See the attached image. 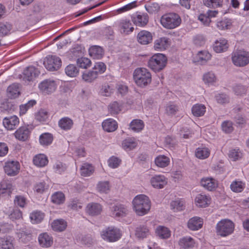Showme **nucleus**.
Returning a JSON list of instances; mask_svg holds the SVG:
<instances>
[{
	"mask_svg": "<svg viewBox=\"0 0 249 249\" xmlns=\"http://www.w3.org/2000/svg\"><path fill=\"white\" fill-rule=\"evenodd\" d=\"M133 209L139 216L147 214L151 208V201L148 196L144 195L136 196L132 201Z\"/></svg>",
	"mask_w": 249,
	"mask_h": 249,
	"instance_id": "f257e3e1",
	"label": "nucleus"
},
{
	"mask_svg": "<svg viewBox=\"0 0 249 249\" xmlns=\"http://www.w3.org/2000/svg\"><path fill=\"white\" fill-rule=\"evenodd\" d=\"M133 79L138 86L143 88L151 83L152 76L147 69L139 68L134 71Z\"/></svg>",
	"mask_w": 249,
	"mask_h": 249,
	"instance_id": "f03ea898",
	"label": "nucleus"
},
{
	"mask_svg": "<svg viewBox=\"0 0 249 249\" xmlns=\"http://www.w3.org/2000/svg\"><path fill=\"white\" fill-rule=\"evenodd\" d=\"M234 228L235 224L233 221L229 219H223L216 224L215 231L217 235L225 237L231 234Z\"/></svg>",
	"mask_w": 249,
	"mask_h": 249,
	"instance_id": "7ed1b4c3",
	"label": "nucleus"
},
{
	"mask_svg": "<svg viewBox=\"0 0 249 249\" xmlns=\"http://www.w3.org/2000/svg\"><path fill=\"white\" fill-rule=\"evenodd\" d=\"M167 62L166 56L160 53L154 54L148 61L147 66L155 72H159L165 67Z\"/></svg>",
	"mask_w": 249,
	"mask_h": 249,
	"instance_id": "20e7f679",
	"label": "nucleus"
},
{
	"mask_svg": "<svg viewBox=\"0 0 249 249\" xmlns=\"http://www.w3.org/2000/svg\"><path fill=\"white\" fill-rule=\"evenodd\" d=\"M181 19L179 16L176 13H169L162 16L160 19L161 25L169 29H174L181 23Z\"/></svg>",
	"mask_w": 249,
	"mask_h": 249,
	"instance_id": "39448f33",
	"label": "nucleus"
},
{
	"mask_svg": "<svg viewBox=\"0 0 249 249\" xmlns=\"http://www.w3.org/2000/svg\"><path fill=\"white\" fill-rule=\"evenodd\" d=\"M232 61L236 66H245L249 63V53L241 50L234 52L232 56Z\"/></svg>",
	"mask_w": 249,
	"mask_h": 249,
	"instance_id": "423d86ee",
	"label": "nucleus"
},
{
	"mask_svg": "<svg viewBox=\"0 0 249 249\" xmlns=\"http://www.w3.org/2000/svg\"><path fill=\"white\" fill-rule=\"evenodd\" d=\"M58 86L57 81L52 79H46L38 85L39 90L45 94H50L54 92Z\"/></svg>",
	"mask_w": 249,
	"mask_h": 249,
	"instance_id": "0eeeda50",
	"label": "nucleus"
},
{
	"mask_svg": "<svg viewBox=\"0 0 249 249\" xmlns=\"http://www.w3.org/2000/svg\"><path fill=\"white\" fill-rule=\"evenodd\" d=\"M43 64L49 71L57 70L61 66L60 58L55 55H48L44 59Z\"/></svg>",
	"mask_w": 249,
	"mask_h": 249,
	"instance_id": "6e6552de",
	"label": "nucleus"
},
{
	"mask_svg": "<svg viewBox=\"0 0 249 249\" xmlns=\"http://www.w3.org/2000/svg\"><path fill=\"white\" fill-rule=\"evenodd\" d=\"M5 173L9 176H15L17 175L20 169L19 162L15 160L7 161L5 163L3 167Z\"/></svg>",
	"mask_w": 249,
	"mask_h": 249,
	"instance_id": "1a4fd4ad",
	"label": "nucleus"
},
{
	"mask_svg": "<svg viewBox=\"0 0 249 249\" xmlns=\"http://www.w3.org/2000/svg\"><path fill=\"white\" fill-rule=\"evenodd\" d=\"M200 184L205 189L213 191L217 188L218 182L212 177H204L201 179Z\"/></svg>",
	"mask_w": 249,
	"mask_h": 249,
	"instance_id": "9d476101",
	"label": "nucleus"
},
{
	"mask_svg": "<svg viewBox=\"0 0 249 249\" xmlns=\"http://www.w3.org/2000/svg\"><path fill=\"white\" fill-rule=\"evenodd\" d=\"M168 179L162 175H155L151 178L150 183L153 187L156 189H162L167 184Z\"/></svg>",
	"mask_w": 249,
	"mask_h": 249,
	"instance_id": "9b49d317",
	"label": "nucleus"
},
{
	"mask_svg": "<svg viewBox=\"0 0 249 249\" xmlns=\"http://www.w3.org/2000/svg\"><path fill=\"white\" fill-rule=\"evenodd\" d=\"M38 241L40 246L45 248L51 247L53 242V236L47 232L40 233L38 235Z\"/></svg>",
	"mask_w": 249,
	"mask_h": 249,
	"instance_id": "f8f14e48",
	"label": "nucleus"
},
{
	"mask_svg": "<svg viewBox=\"0 0 249 249\" xmlns=\"http://www.w3.org/2000/svg\"><path fill=\"white\" fill-rule=\"evenodd\" d=\"M118 27L120 32L124 35H128L134 30V27L129 19H121L118 23Z\"/></svg>",
	"mask_w": 249,
	"mask_h": 249,
	"instance_id": "ddd939ff",
	"label": "nucleus"
},
{
	"mask_svg": "<svg viewBox=\"0 0 249 249\" xmlns=\"http://www.w3.org/2000/svg\"><path fill=\"white\" fill-rule=\"evenodd\" d=\"M19 119L16 116L13 115L10 117H5L3 120V125L4 127L8 130L14 129L19 124Z\"/></svg>",
	"mask_w": 249,
	"mask_h": 249,
	"instance_id": "4468645a",
	"label": "nucleus"
},
{
	"mask_svg": "<svg viewBox=\"0 0 249 249\" xmlns=\"http://www.w3.org/2000/svg\"><path fill=\"white\" fill-rule=\"evenodd\" d=\"M14 238L9 235L0 237V249H15Z\"/></svg>",
	"mask_w": 249,
	"mask_h": 249,
	"instance_id": "2eb2a0df",
	"label": "nucleus"
},
{
	"mask_svg": "<svg viewBox=\"0 0 249 249\" xmlns=\"http://www.w3.org/2000/svg\"><path fill=\"white\" fill-rule=\"evenodd\" d=\"M195 201L197 207L206 208L210 204L211 198L209 196L200 194L196 196Z\"/></svg>",
	"mask_w": 249,
	"mask_h": 249,
	"instance_id": "dca6fc26",
	"label": "nucleus"
},
{
	"mask_svg": "<svg viewBox=\"0 0 249 249\" xmlns=\"http://www.w3.org/2000/svg\"><path fill=\"white\" fill-rule=\"evenodd\" d=\"M196 242L192 237L186 236L181 238L178 241V245L183 249H191L194 248Z\"/></svg>",
	"mask_w": 249,
	"mask_h": 249,
	"instance_id": "f3484780",
	"label": "nucleus"
},
{
	"mask_svg": "<svg viewBox=\"0 0 249 249\" xmlns=\"http://www.w3.org/2000/svg\"><path fill=\"white\" fill-rule=\"evenodd\" d=\"M111 212L112 215L113 217H123L127 214L128 209L124 205L117 203L112 207Z\"/></svg>",
	"mask_w": 249,
	"mask_h": 249,
	"instance_id": "a211bd4d",
	"label": "nucleus"
},
{
	"mask_svg": "<svg viewBox=\"0 0 249 249\" xmlns=\"http://www.w3.org/2000/svg\"><path fill=\"white\" fill-rule=\"evenodd\" d=\"M228 41L224 38L216 40L213 45V50L216 53H221L228 50Z\"/></svg>",
	"mask_w": 249,
	"mask_h": 249,
	"instance_id": "6ab92c4d",
	"label": "nucleus"
},
{
	"mask_svg": "<svg viewBox=\"0 0 249 249\" xmlns=\"http://www.w3.org/2000/svg\"><path fill=\"white\" fill-rule=\"evenodd\" d=\"M203 220L197 216L190 218L187 223L188 228L191 231H197L202 227Z\"/></svg>",
	"mask_w": 249,
	"mask_h": 249,
	"instance_id": "aec40b11",
	"label": "nucleus"
},
{
	"mask_svg": "<svg viewBox=\"0 0 249 249\" xmlns=\"http://www.w3.org/2000/svg\"><path fill=\"white\" fill-rule=\"evenodd\" d=\"M137 40L141 44L147 45L152 41V36L149 32L142 30L137 35Z\"/></svg>",
	"mask_w": 249,
	"mask_h": 249,
	"instance_id": "412c9836",
	"label": "nucleus"
},
{
	"mask_svg": "<svg viewBox=\"0 0 249 249\" xmlns=\"http://www.w3.org/2000/svg\"><path fill=\"white\" fill-rule=\"evenodd\" d=\"M149 20V18L147 14L140 13L134 16L132 18L133 23L138 26L144 27Z\"/></svg>",
	"mask_w": 249,
	"mask_h": 249,
	"instance_id": "4be33fe9",
	"label": "nucleus"
},
{
	"mask_svg": "<svg viewBox=\"0 0 249 249\" xmlns=\"http://www.w3.org/2000/svg\"><path fill=\"white\" fill-rule=\"evenodd\" d=\"M30 131L27 126H21L15 132V138L20 141H25L29 136Z\"/></svg>",
	"mask_w": 249,
	"mask_h": 249,
	"instance_id": "5701e85b",
	"label": "nucleus"
},
{
	"mask_svg": "<svg viewBox=\"0 0 249 249\" xmlns=\"http://www.w3.org/2000/svg\"><path fill=\"white\" fill-rule=\"evenodd\" d=\"M48 157L43 154L35 155L33 159L34 164L38 167H43L48 163Z\"/></svg>",
	"mask_w": 249,
	"mask_h": 249,
	"instance_id": "b1692460",
	"label": "nucleus"
},
{
	"mask_svg": "<svg viewBox=\"0 0 249 249\" xmlns=\"http://www.w3.org/2000/svg\"><path fill=\"white\" fill-rule=\"evenodd\" d=\"M102 210V206L97 203H90L87 205L86 208V213L92 216L100 214Z\"/></svg>",
	"mask_w": 249,
	"mask_h": 249,
	"instance_id": "393cba45",
	"label": "nucleus"
},
{
	"mask_svg": "<svg viewBox=\"0 0 249 249\" xmlns=\"http://www.w3.org/2000/svg\"><path fill=\"white\" fill-rule=\"evenodd\" d=\"M39 74L38 71L33 66L27 67L24 71V79L27 81H32Z\"/></svg>",
	"mask_w": 249,
	"mask_h": 249,
	"instance_id": "a878e982",
	"label": "nucleus"
},
{
	"mask_svg": "<svg viewBox=\"0 0 249 249\" xmlns=\"http://www.w3.org/2000/svg\"><path fill=\"white\" fill-rule=\"evenodd\" d=\"M169 45L168 39L166 37H160L154 41V48L157 51L165 50Z\"/></svg>",
	"mask_w": 249,
	"mask_h": 249,
	"instance_id": "bb28decb",
	"label": "nucleus"
},
{
	"mask_svg": "<svg viewBox=\"0 0 249 249\" xmlns=\"http://www.w3.org/2000/svg\"><path fill=\"white\" fill-rule=\"evenodd\" d=\"M44 217V213L37 210L31 213L29 216L30 221L33 224H38L41 222Z\"/></svg>",
	"mask_w": 249,
	"mask_h": 249,
	"instance_id": "cd10ccee",
	"label": "nucleus"
},
{
	"mask_svg": "<svg viewBox=\"0 0 249 249\" xmlns=\"http://www.w3.org/2000/svg\"><path fill=\"white\" fill-rule=\"evenodd\" d=\"M89 55L93 59H99L103 56L104 51L100 46H93L89 48Z\"/></svg>",
	"mask_w": 249,
	"mask_h": 249,
	"instance_id": "c85d7f7f",
	"label": "nucleus"
},
{
	"mask_svg": "<svg viewBox=\"0 0 249 249\" xmlns=\"http://www.w3.org/2000/svg\"><path fill=\"white\" fill-rule=\"evenodd\" d=\"M67 223L64 219H57L53 220L51 223V227L54 231H62L67 227Z\"/></svg>",
	"mask_w": 249,
	"mask_h": 249,
	"instance_id": "c756f323",
	"label": "nucleus"
},
{
	"mask_svg": "<svg viewBox=\"0 0 249 249\" xmlns=\"http://www.w3.org/2000/svg\"><path fill=\"white\" fill-rule=\"evenodd\" d=\"M13 190V185L10 181L3 180L0 183V196L4 194L9 196Z\"/></svg>",
	"mask_w": 249,
	"mask_h": 249,
	"instance_id": "7c9ffc66",
	"label": "nucleus"
},
{
	"mask_svg": "<svg viewBox=\"0 0 249 249\" xmlns=\"http://www.w3.org/2000/svg\"><path fill=\"white\" fill-rule=\"evenodd\" d=\"M98 77L96 72L93 70L86 71L82 74V80L87 83L93 82Z\"/></svg>",
	"mask_w": 249,
	"mask_h": 249,
	"instance_id": "2f4dec72",
	"label": "nucleus"
},
{
	"mask_svg": "<svg viewBox=\"0 0 249 249\" xmlns=\"http://www.w3.org/2000/svg\"><path fill=\"white\" fill-rule=\"evenodd\" d=\"M156 165L160 168H164L168 166L170 163V159L163 155L157 156L155 159Z\"/></svg>",
	"mask_w": 249,
	"mask_h": 249,
	"instance_id": "473e14b6",
	"label": "nucleus"
},
{
	"mask_svg": "<svg viewBox=\"0 0 249 249\" xmlns=\"http://www.w3.org/2000/svg\"><path fill=\"white\" fill-rule=\"evenodd\" d=\"M210 152V150L207 147H198L195 151V155L199 159L204 160L209 157Z\"/></svg>",
	"mask_w": 249,
	"mask_h": 249,
	"instance_id": "72a5a7b5",
	"label": "nucleus"
},
{
	"mask_svg": "<svg viewBox=\"0 0 249 249\" xmlns=\"http://www.w3.org/2000/svg\"><path fill=\"white\" fill-rule=\"evenodd\" d=\"M245 188V182L239 179H235L230 185L231 190L234 193H241L244 190Z\"/></svg>",
	"mask_w": 249,
	"mask_h": 249,
	"instance_id": "f704fd0d",
	"label": "nucleus"
},
{
	"mask_svg": "<svg viewBox=\"0 0 249 249\" xmlns=\"http://www.w3.org/2000/svg\"><path fill=\"white\" fill-rule=\"evenodd\" d=\"M143 122L140 119H134L129 124V129L135 132H139L144 128Z\"/></svg>",
	"mask_w": 249,
	"mask_h": 249,
	"instance_id": "c9c22d12",
	"label": "nucleus"
},
{
	"mask_svg": "<svg viewBox=\"0 0 249 249\" xmlns=\"http://www.w3.org/2000/svg\"><path fill=\"white\" fill-rule=\"evenodd\" d=\"M94 171V167L89 163H83L80 168V174L83 177H89Z\"/></svg>",
	"mask_w": 249,
	"mask_h": 249,
	"instance_id": "e433bc0d",
	"label": "nucleus"
},
{
	"mask_svg": "<svg viewBox=\"0 0 249 249\" xmlns=\"http://www.w3.org/2000/svg\"><path fill=\"white\" fill-rule=\"evenodd\" d=\"M39 141L40 144L43 146L50 145L53 141V135L50 133H44L40 135Z\"/></svg>",
	"mask_w": 249,
	"mask_h": 249,
	"instance_id": "4c0bfd02",
	"label": "nucleus"
},
{
	"mask_svg": "<svg viewBox=\"0 0 249 249\" xmlns=\"http://www.w3.org/2000/svg\"><path fill=\"white\" fill-rule=\"evenodd\" d=\"M156 233L161 239H167L171 236L170 231L166 227L159 226L156 230Z\"/></svg>",
	"mask_w": 249,
	"mask_h": 249,
	"instance_id": "58836bf2",
	"label": "nucleus"
},
{
	"mask_svg": "<svg viewBox=\"0 0 249 249\" xmlns=\"http://www.w3.org/2000/svg\"><path fill=\"white\" fill-rule=\"evenodd\" d=\"M7 91L8 96L11 98L18 97L20 94L19 85L16 83L11 85L8 87Z\"/></svg>",
	"mask_w": 249,
	"mask_h": 249,
	"instance_id": "ea45409f",
	"label": "nucleus"
},
{
	"mask_svg": "<svg viewBox=\"0 0 249 249\" xmlns=\"http://www.w3.org/2000/svg\"><path fill=\"white\" fill-rule=\"evenodd\" d=\"M73 124L72 120L68 117L62 118L58 122L59 126L64 130H68L71 129Z\"/></svg>",
	"mask_w": 249,
	"mask_h": 249,
	"instance_id": "a19ab883",
	"label": "nucleus"
},
{
	"mask_svg": "<svg viewBox=\"0 0 249 249\" xmlns=\"http://www.w3.org/2000/svg\"><path fill=\"white\" fill-rule=\"evenodd\" d=\"M122 236V232L119 229L114 227L110 228V242H116Z\"/></svg>",
	"mask_w": 249,
	"mask_h": 249,
	"instance_id": "79ce46f5",
	"label": "nucleus"
},
{
	"mask_svg": "<svg viewBox=\"0 0 249 249\" xmlns=\"http://www.w3.org/2000/svg\"><path fill=\"white\" fill-rule=\"evenodd\" d=\"M65 197L64 194L60 191L56 192L51 196L52 202L55 204L60 205L65 201Z\"/></svg>",
	"mask_w": 249,
	"mask_h": 249,
	"instance_id": "37998d69",
	"label": "nucleus"
},
{
	"mask_svg": "<svg viewBox=\"0 0 249 249\" xmlns=\"http://www.w3.org/2000/svg\"><path fill=\"white\" fill-rule=\"evenodd\" d=\"M211 54L207 51H199L196 54L197 62L204 64L211 59Z\"/></svg>",
	"mask_w": 249,
	"mask_h": 249,
	"instance_id": "c03bdc74",
	"label": "nucleus"
},
{
	"mask_svg": "<svg viewBox=\"0 0 249 249\" xmlns=\"http://www.w3.org/2000/svg\"><path fill=\"white\" fill-rule=\"evenodd\" d=\"M171 209L174 212L181 211L185 209V202L181 199H177L170 203Z\"/></svg>",
	"mask_w": 249,
	"mask_h": 249,
	"instance_id": "a18cd8bd",
	"label": "nucleus"
},
{
	"mask_svg": "<svg viewBox=\"0 0 249 249\" xmlns=\"http://www.w3.org/2000/svg\"><path fill=\"white\" fill-rule=\"evenodd\" d=\"M122 145L124 150H131L137 146V143L134 138H130L124 140Z\"/></svg>",
	"mask_w": 249,
	"mask_h": 249,
	"instance_id": "49530a36",
	"label": "nucleus"
},
{
	"mask_svg": "<svg viewBox=\"0 0 249 249\" xmlns=\"http://www.w3.org/2000/svg\"><path fill=\"white\" fill-rule=\"evenodd\" d=\"M98 94L101 98L105 99L109 96V83L106 81L101 85Z\"/></svg>",
	"mask_w": 249,
	"mask_h": 249,
	"instance_id": "de8ad7c7",
	"label": "nucleus"
},
{
	"mask_svg": "<svg viewBox=\"0 0 249 249\" xmlns=\"http://www.w3.org/2000/svg\"><path fill=\"white\" fill-rule=\"evenodd\" d=\"M192 112L195 116H202L206 112V107L203 105L196 104L193 106L192 108Z\"/></svg>",
	"mask_w": 249,
	"mask_h": 249,
	"instance_id": "09e8293b",
	"label": "nucleus"
},
{
	"mask_svg": "<svg viewBox=\"0 0 249 249\" xmlns=\"http://www.w3.org/2000/svg\"><path fill=\"white\" fill-rule=\"evenodd\" d=\"M135 234L139 238H144L150 234V231L146 226H141L136 229Z\"/></svg>",
	"mask_w": 249,
	"mask_h": 249,
	"instance_id": "8fccbe9b",
	"label": "nucleus"
},
{
	"mask_svg": "<svg viewBox=\"0 0 249 249\" xmlns=\"http://www.w3.org/2000/svg\"><path fill=\"white\" fill-rule=\"evenodd\" d=\"M36 104L35 100L32 99L29 101L27 103L21 105L19 106V115H24L28 109L32 107Z\"/></svg>",
	"mask_w": 249,
	"mask_h": 249,
	"instance_id": "3c124183",
	"label": "nucleus"
},
{
	"mask_svg": "<svg viewBox=\"0 0 249 249\" xmlns=\"http://www.w3.org/2000/svg\"><path fill=\"white\" fill-rule=\"evenodd\" d=\"M216 77L214 73L209 71L203 75V80L204 82L208 85H213L216 81Z\"/></svg>",
	"mask_w": 249,
	"mask_h": 249,
	"instance_id": "603ef678",
	"label": "nucleus"
},
{
	"mask_svg": "<svg viewBox=\"0 0 249 249\" xmlns=\"http://www.w3.org/2000/svg\"><path fill=\"white\" fill-rule=\"evenodd\" d=\"M203 3L208 7L215 8L222 6L223 0H203Z\"/></svg>",
	"mask_w": 249,
	"mask_h": 249,
	"instance_id": "864d4df0",
	"label": "nucleus"
},
{
	"mask_svg": "<svg viewBox=\"0 0 249 249\" xmlns=\"http://www.w3.org/2000/svg\"><path fill=\"white\" fill-rule=\"evenodd\" d=\"M77 64L79 68L86 69L90 67L91 62L89 59L85 57L79 58L77 60Z\"/></svg>",
	"mask_w": 249,
	"mask_h": 249,
	"instance_id": "5fc2aeb1",
	"label": "nucleus"
},
{
	"mask_svg": "<svg viewBox=\"0 0 249 249\" xmlns=\"http://www.w3.org/2000/svg\"><path fill=\"white\" fill-rule=\"evenodd\" d=\"M65 72L68 76L74 77L78 74L79 70L74 65L70 64L65 68Z\"/></svg>",
	"mask_w": 249,
	"mask_h": 249,
	"instance_id": "6e6d98bb",
	"label": "nucleus"
},
{
	"mask_svg": "<svg viewBox=\"0 0 249 249\" xmlns=\"http://www.w3.org/2000/svg\"><path fill=\"white\" fill-rule=\"evenodd\" d=\"M228 155L231 160L235 161L241 158L242 153L239 149L235 148L230 150Z\"/></svg>",
	"mask_w": 249,
	"mask_h": 249,
	"instance_id": "4d7b16f0",
	"label": "nucleus"
},
{
	"mask_svg": "<svg viewBox=\"0 0 249 249\" xmlns=\"http://www.w3.org/2000/svg\"><path fill=\"white\" fill-rule=\"evenodd\" d=\"M36 119L40 122H46L48 118V112L44 109H40L36 115Z\"/></svg>",
	"mask_w": 249,
	"mask_h": 249,
	"instance_id": "13d9d810",
	"label": "nucleus"
},
{
	"mask_svg": "<svg viewBox=\"0 0 249 249\" xmlns=\"http://www.w3.org/2000/svg\"><path fill=\"white\" fill-rule=\"evenodd\" d=\"M97 189L101 194H107L109 190L108 181H100L97 185Z\"/></svg>",
	"mask_w": 249,
	"mask_h": 249,
	"instance_id": "bf43d9fd",
	"label": "nucleus"
},
{
	"mask_svg": "<svg viewBox=\"0 0 249 249\" xmlns=\"http://www.w3.org/2000/svg\"><path fill=\"white\" fill-rule=\"evenodd\" d=\"M106 70V66L102 62H98L95 63L93 68V71L96 72L98 76L99 74H101L104 73Z\"/></svg>",
	"mask_w": 249,
	"mask_h": 249,
	"instance_id": "052dcab7",
	"label": "nucleus"
},
{
	"mask_svg": "<svg viewBox=\"0 0 249 249\" xmlns=\"http://www.w3.org/2000/svg\"><path fill=\"white\" fill-rule=\"evenodd\" d=\"M234 93L237 96H243L247 92V88L240 84H236L233 87Z\"/></svg>",
	"mask_w": 249,
	"mask_h": 249,
	"instance_id": "680f3d73",
	"label": "nucleus"
},
{
	"mask_svg": "<svg viewBox=\"0 0 249 249\" xmlns=\"http://www.w3.org/2000/svg\"><path fill=\"white\" fill-rule=\"evenodd\" d=\"M231 26V22L228 19H224L218 21L216 24L217 27L221 30L229 29Z\"/></svg>",
	"mask_w": 249,
	"mask_h": 249,
	"instance_id": "e2e57ef3",
	"label": "nucleus"
},
{
	"mask_svg": "<svg viewBox=\"0 0 249 249\" xmlns=\"http://www.w3.org/2000/svg\"><path fill=\"white\" fill-rule=\"evenodd\" d=\"M12 29V25L11 24L6 22H0V31L1 33V36L8 34Z\"/></svg>",
	"mask_w": 249,
	"mask_h": 249,
	"instance_id": "0e129e2a",
	"label": "nucleus"
},
{
	"mask_svg": "<svg viewBox=\"0 0 249 249\" xmlns=\"http://www.w3.org/2000/svg\"><path fill=\"white\" fill-rule=\"evenodd\" d=\"M14 202L15 204L21 208H23L25 207L27 204V200L24 196L18 195L16 196L14 199Z\"/></svg>",
	"mask_w": 249,
	"mask_h": 249,
	"instance_id": "69168bd1",
	"label": "nucleus"
},
{
	"mask_svg": "<svg viewBox=\"0 0 249 249\" xmlns=\"http://www.w3.org/2000/svg\"><path fill=\"white\" fill-rule=\"evenodd\" d=\"M178 111V107L177 105L171 104L166 106V112L168 115H175Z\"/></svg>",
	"mask_w": 249,
	"mask_h": 249,
	"instance_id": "338daca9",
	"label": "nucleus"
},
{
	"mask_svg": "<svg viewBox=\"0 0 249 249\" xmlns=\"http://www.w3.org/2000/svg\"><path fill=\"white\" fill-rule=\"evenodd\" d=\"M47 189V187L44 182H39L35 184L34 187L35 192L41 194Z\"/></svg>",
	"mask_w": 249,
	"mask_h": 249,
	"instance_id": "774afa93",
	"label": "nucleus"
}]
</instances>
